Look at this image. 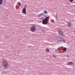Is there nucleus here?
<instances>
[{"mask_svg":"<svg viewBox=\"0 0 75 75\" xmlns=\"http://www.w3.org/2000/svg\"><path fill=\"white\" fill-rule=\"evenodd\" d=\"M42 18H40V19H43L42 21V23L43 24L46 25L48 23L49 21V18H50V16H47L45 15L44 13H41L38 15V17H40L43 16ZM44 17H45V18H44Z\"/></svg>","mask_w":75,"mask_h":75,"instance_id":"f257e3e1","label":"nucleus"},{"mask_svg":"<svg viewBox=\"0 0 75 75\" xmlns=\"http://www.w3.org/2000/svg\"><path fill=\"white\" fill-rule=\"evenodd\" d=\"M2 66L3 68H5L6 69H7L9 64L6 60H4L2 62Z\"/></svg>","mask_w":75,"mask_h":75,"instance_id":"f03ea898","label":"nucleus"},{"mask_svg":"<svg viewBox=\"0 0 75 75\" xmlns=\"http://www.w3.org/2000/svg\"><path fill=\"white\" fill-rule=\"evenodd\" d=\"M55 42L56 43H60L61 42H65V40L63 39L62 38L61 36H59L55 40Z\"/></svg>","mask_w":75,"mask_h":75,"instance_id":"7ed1b4c3","label":"nucleus"},{"mask_svg":"<svg viewBox=\"0 0 75 75\" xmlns=\"http://www.w3.org/2000/svg\"><path fill=\"white\" fill-rule=\"evenodd\" d=\"M30 30L32 32H35L36 30V26L35 25H34L30 27Z\"/></svg>","mask_w":75,"mask_h":75,"instance_id":"20e7f679","label":"nucleus"},{"mask_svg":"<svg viewBox=\"0 0 75 75\" xmlns=\"http://www.w3.org/2000/svg\"><path fill=\"white\" fill-rule=\"evenodd\" d=\"M58 33L60 35H63V34H64V32H62V30H59L58 31Z\"/></svg>","mask_w":75,"mask_h":75,"instance_id":"39448f33","label":"nucleus"},{"mask_svg":"<svg viewBox=\"0 0 75 75\" xmlns=\"http://www.w3.org/2000/svg\"><path fill=\"white\" fill-rule=\"evenodd\" d=\"M22 13L23 14H26V9L25 8H23L22 10Z\"/></svg>","mask_w":75,"mask_h":75,"instance_id":"423d86ee","label":"nucleus"},{"mask_svg":"<svg viewBox=\"0 0 75 75\" xmlns=\"http://www.w3.org/2000/svg\"><path fill=\"white\" fill-rule=\"evenodd\" d=\"M67 25L68 27H71V23L70 22H69L68 23Z\"/></svg>","mask_w":75,"mask_h":75,"instance_id":"0eeeda50","label":"nucleus"},{"mask_svg":"<svg viewBox=\"0 0 75 75\" xmlns=\"http://www.w3.org/2000/svg\"><path fill=\"white\" fill-rule=\"evenodd\" d=\"M44 14H47L48 13V11L46 10H45L44 11Z\"/></svg>","mask_w":75,"mask_h":75,"instance_id":"6e6552de","label":"nucleus"},{"mask_svg":"<svg viewBox=\"0 0 75 75\" xmlns=\"http://www.w3.org/2000/svg\"><path fill=\"white\" fill-rule=\"evenodd\" d=\"M3 0H0V5L3 4Z\"/></svg>","mask_w":75,"mask_h":75,"instance_id":"1a4fd4ad","label":"nucleus"},{"mask_svg":"<svg viewBox=\"0 0 75 75\" xmlns=\"http://www.w3.org/2000/svg\"><path fill=\"white\" fill-rule=\"evenodd\" d=\"M68 64L69 65H73V64H72V62H68Z\"/></svg>","mask_w":75,"mask_h":75,"instance_id":"9d476101","label":"nucleus"},{"mask_svg":"<svg viewBox=\"0 0 75 75\" xmlns=\"http://www.w3.org/2000/svg\"><path fill=\"white\" fill-rule=\"evenodd\" d=\"M46 52H49L50 50H49V49L47 48L46 49Z\"/></svg>","mask_w":75,"mask_h":75,"instance_id":"9b49d317","label":"nucleus"},{"mask_svg":"<svg viewBox=\"0 0 75 75\" xmlns=\"http://www.w3.org/2000/svg\"><path fill=\"white\" fill-rule=\"evenodd\" d=\"M63 51H67V48L64 47L63 49Z\"/></svg>","mask_w":75,"mask_h":75,"instance_id":"f8f14e48","label":"nucleus"},{"mask_svg":"<svg viewBox=\"0 0 75 75\" xmlns=\"http://www.w3.org/2000/svg\"><path fill=\"white\" fill-rule=\"evenodd\" d=\"M17 4H18L19 5V6H21V3L20 2H19L18 3H17Z\"/></svg>","mask_w":75,"mask_h":75,"instance_id":"ddd939ff","label":"nucleus"},{"mask_svg":"<svg viewBox=\"0 0 75 75\" xmlns=\"http://www.w3.org/2000/svg\"><path fill=\"white\" fill-rule=\"evenodd\" d=\"M27 7V5H26L25 6V7L23 8H25L26 9V7Z\"/></svg>","mask_w":75,"mask_h":75,"instance_id":"4468645a","label":"nucleus"},{"mask_svg":"<svg viewBox=\"0 0 75 75\" xmlns=\"http://www.w3.org/2000/svg\"><path fill=\"white\" fill-rule=\"evenodd\" d=\"M70 1H71V2H72L73 1H74V0H69Z\"/></svg>","mask_w":75,"mask_h":75,"instance_id":"2eb2a0df","label":"nucleus"},{"mask_svg":"<svg viewBox=\"0 0 75 75\" xmlns=\"http://www.w3.org/2000/svg\"><path fill=\"white\" fill-rule=\"evenodd\" d=\"M43 29L44 30H45L47 29V28H43Z\"/></svg>","mask_w":75,"mask_h":75,"instance_id":"dca6fc26","label":"nucleus"},{"mask_svg":"<svg viewBox=\"0 0 75 75\" xmlns=\"http://www.w3.org/2000/svg\"><path fill=\"white\" fill-rule=\"evenodd\" d=\"M42 31L43 32H45V30H44V29H42Z\"/></svg>","mask_w":75,"mask_h":75,"instance_id":"f3484780","label":"nucleus"},{"mask_svg":"<svg viewBox=\"0 0 75 75\" xmlns=\"http://www.w3.org/2000/svg\"><path fill=\"white\" fill-rule=\"evenodd\" d=\"M57 15H56L55 17H56V18H57Z\"/></svg>","mask_w":75,"mask_h":75,"instance_id":"a211bd4d","label":"nucleus"},{"mask_svg":"<svg viewBox=\"0 0 75 75\" xmlns=\"http://www.w3.org/2000/svg\"><path fill=\"white\" fill-rule=\"evenodd\" d=\"M67 57H69V56L68 55L67 56Z\"/></svg>","mask_w":75,"mask_h":75,"instance_id":"6ab92c4d","label":"nucleus"},{"mask_svg":"<svg viewBox=\"0 0 75 75\" xmlns=\"http://www.w3.org/2000/svg\"><path fill=\"white\" fill-rule=\"evenodd\" d=\"M53 57H55V56H53Z\"/></svg>","mask_w":75,"mask_h":75,"instance_id":"aec40b11","label":"nucleus"}]
</instances>
